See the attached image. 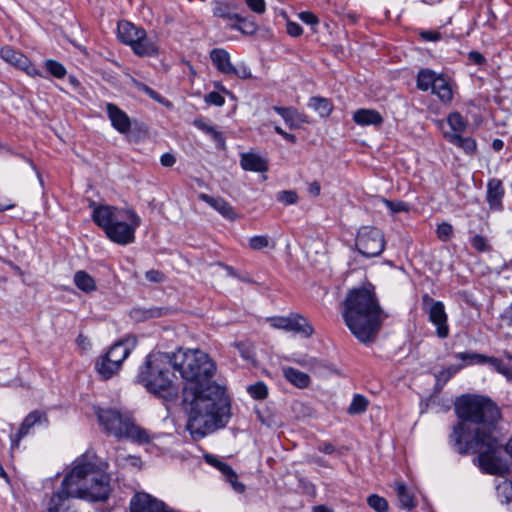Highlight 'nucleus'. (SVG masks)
I'll use <instances>...</instances> for the list:
<instances>
[{"label":"nucleus","mask_w":512,"mask_h":512,"mask_svg":"<svg viewBox=\"0 0 512 512\" xmlns=\"http://www.w3.org/2000/svg\"><path fill=\"white\" fill-rule=\"evenodd\" d=\"M171 366L190 384L184 391L188 405L187 430L198 440L222 428L230 418V400L224 387L212 380L216 365L199 349L170 353Z\"/></svg>","instance_id":"1"},{"label":"nucleus","mask_w":512,"mask_h":512,"mask_svg":"<svg viewBox=\"0 0 512 512\" xmlns=\"http://www.w3.org/2000/svg\"><path fill=\"white\" fill-rule=\"evenodd\" d=\"M461 420L450 435V443L460 454L477 453L480 468L493 475H504L508 464L501 457L496 423L500 419L498 406L490 399L479 395L459 398L455 404Z\"/></svg>","instance_id":"2"},{"label":"nucleus","mask_w":512,"mask_h":512,"mask_svg":"<svg viewBox=\"0 0 512 512\" xmlns=\"http://www.w3.org/2000/svg\"><path fill=\"white\" fill-rule=\"evenodd\" d=\"M109 493V477L83 456L73 462L61 488L51 497L48 512H75L70 510L71 498L103 501Z\"/></svg>","instance_id":"3"},{"label":"nucleus","mask_w":512,"mask_h":512,"mask_svg":"<svg viewBox=\"0 0 512 512\" xmlns=\"http://www.w3.org/2000/svg\"><path fill=\"white\" fill-rule=\"evenodd\" d=\"M342 316L351 333L365 344L374 341L386 318L373 291L365 287L347 294Z\"/></svg>","instance_id":"4"},{"label":"nucleus","mask_w":512,"mask_h":512,"mask_svg":"<svg viewBox=\"0 0 512 512\" xmlns=\"http://www.w3.org/2000/svg\"><path fill=\"white\" fill-rule=\"evenodd\" d=\"M171 366L170 353H150L140 366L137 381L146 390L157 396L166 398L175 394L173 378L169 367Z\"/></svg>","instance_id":"5"},{"label":"nucleus","mask_w":512,"mask_h":512,"mask_svg":"<svg viewBox=\"0 0 512 512\" xmlns=\"http://www.w3.org/2000/svg\"><path fill=\"white\" fill-rule=\"evenodd\" d=\"M97 416L106 433L117 439L125 438L139 444L148 443L152 439L146 429L136 425L129 415L118 410L99 409Z\"/></svg>","instance_id":"6"},{"label":"nucleus","mask_w":512,"mask_h":512,"mask_svg":"<svg viewBox=\"0 0 512 512\" xmlns=\"http://www.w3.org/2000/svg\"><path fill=\"white\" fill-rule=\"evenodd\" d=\"M135 343V339L118 341L96 361L95 368L102 378L109 379L120 370L122 363L131 353Z\"/></svg>","instance_id":"7"},{"label":"nucleus","mask_w":512,"mask_h":512,"mask_svg":"<svg viewBox=\"0 0 512 512\" xmlns=\"http://www.w3.org/2000/svg\"><path fill=\"white\" fill-rule=\"evenodd\" d=\"M355 245L359 253L365 257H376L385 248L383 233L373 226H362L356 235Z\"/></svg>","instance_id":"8"},{"label":"nucleus","mask_w":512,"mask_h":512,"mask_svg":"<svg viewBox=\"0 0 512 512\" xmlns=\"http://www.w3.org/2000/svg\"><path fill=\"white\" fill-rule=\"evenodd\" d=\"M140 223V217L134 211L128 210L125 213V218L115 221L105 233L111 241L127 245L134 241L135 230Z\"/></svg>","instance_id":"9"},{"label":"nucleus","mask_w":512,"mask_h":512,"mask_svg":"<svg viewBox=\"0 0 512 512\" xmlns=\"http://www.w3.org/2000/svg\"><path fill=\"white\" fill-rule=\"evenodd\" d=\"M423 306L427 310L430 322L436 327V334L439 338H446L449 335L447 314L444 304L436 301L428 294L422 297Z\"/></svg>","instance_id":"10"},{"label":"nucleus","mask_w":512,"mask_h":512,"mask_svg":"<svg viewBox=\"0 0 512 512\" xmlns=\"http://www.w3.org/2000/svg\"><path fill=\"white\" fill-rule=\"evenodd\" d=\"M0 57L10 65L25 71L29 76H42L41 72L24 54L11 46L2 47Z\"/></svg>","instance_id":"11"},{"label":"nucleus","mask_w":512,"mask_h":512,"mask_svg":"<svg viewBox=\"0 0 512 512\" xmlns=\"http://www.w3.org/2000/svg\"><path fill=\"white\" fill-rule=\"evenodd\" d=\"M126 212L127 211L118 209L114 206H96L93 210L92 219L96 225L101 227L104 231H107L115 221L124 219Z\"/></svg>","instance_id":"12"},{"label":"nucleus","mask_w":512,"mask_h":512,"mask_svg":"<svg viewBox=\"0 0 512 512\" xmlns=\"http://www.w3.org/2000/svg\"><path fill=\"white\" fill-rule=\"evenodd\" d=\"M457 357L463 361H469L470 363H487L493 367L497 372L504 375L507 380L512 381V366L504 363L502 359L495 357H487L482 354L476 353H459Z\"/></svg>","instance_id":"13"},{"label":"nucleus","mask_w":512,"mask_h":512,"mask_svg":"<svg viewBox=\"0 0 512 512\" xmlns=\"http://www.w3.org/2000/svg\"><path fill=\"white\" fill-rule=\"evenodd\" d=\"M204 459L208 464L221 472L225 480L231 484L235 492L243 493L245 491V485L238 481L237 474L227 463L212 454L204 455Z\"/></svg>","instance_id":"14"},{"label":"nucleus","mask_w":512,"mask_h":512,"mask_svg":"<svg viewBox=\"0 0 512 512\" xmlns=\"http://www.w3.org/2000/svg\"><path fill=\"white\" fill-rule=\"evenodd\" d=\"M106 110L111 121V125L115 130L121 134H127L130 132L131 121L126 112L113 103H107Z\"/></svg>","instance_id":"15"},{"label":"nucleus","mask_w":512,"mask_h":512,"mask_svg":"<svg viewBox=\"0 0 512 512\" xmlns=\"http://www.w3.org/2000/svg\"><path fill=\"white\" fill-rule=\"evenodd\" d=\"M41 423H45V424L48 423L46 413L39 411V410H34V411L30 412L24 418L18 432L15 435V438L13 440L14 445H18L20 440L28 434L29 430L34 425L41 424Z\"/></svg>","instance_id":"16"},{"label":"nucleus","mask_w":512,"mask_h":512,"mask_svg":"<svg viewBox=\"0 0 512 512\" xmlns=\"http://www.w3.org/2000/svg\"><path fill=\"white\" fill-rule=\"evenodd\" d=\"M143 30L129 21H120L117 27V36L122 43L130 46L143 35Z\"/></svg>","instance_id":"17"},{"label":"nucleus","mask_w":512,"mask_h":512,"mask_svg":"<svg viewBox=\"0 0 512 512\" xmlns=\"http://www.w3.org/2000/svg\"><path fill=\"white\" fill-rule=\"evenodd\" d=\"M504 196V188L499 179L493 178L487 184V202L491 208L500 209Z\"/></svg>","instance_id":"18"},{"label":"nucleus","mask_w":512,"mask_h":512,"mask_svg":"<svg viewBox=\"0 0 512 512\" xmlns=\"http://www.w3.org/2000/svg\"><path fill=\"white\" fill-rule=\"evenodd\" d=\"M199 199L210 205L216 211H218L223 217L227 219H233L234 211L232 206L223 198L212 197L205 193L199 194Z\"/></svg>","instance_id":"19"},{"label":"nucleus","mask_w":512,"mask_h":512,"mask_svg":"<svg viewBox=\"0 0 512 512\" xmlns=\"http://www.w3.org/2000/svg\"><path fill=\"white\" fill-rule=\"evenodd\" d=\"M353 120L361 126H379L383 122V117L374 109H358L353 114Z\"/></svg>","instance_id":"20"},{"label":"nucleus","mask_w":512,"mask_h":512,"mask_svg":"<svg viewBox=\"0 0 512 512\" xmlns=\"http://www.w3.org/2000/svg\"><path fill=\"white\" fill-rule=\"evenodd\" d=\"M130 47L133 52L140 57L154 56L158 53L156 44L147 37L145 30H143V35L133 42Z\"/></svg>","instance_id":"21"},{"label":"nucleus","mask_w":512,"mask_h":512,"mask_svg":"<svg viewBox=\"0 0 512 512\" xmlns=\"http://www.w3.org/2000/svg\"><path fill=\"white\" fill-rule=\"evenodd\" d=\"M284 378L293 386L303 389L309 386L310 376L304 372H301L295 368L284 366L282 367Z\"/></svg>","instance_id":"22"},{"label":"nucleus","mask_w":512,"mask_h":512,"mask_svg":"<svg viewBox=\"0 0 512 512\" xmlns=\"http://www.w3.org/2000/svg\"><path fill=\"white\" fill-rule=\"evenodd\" d=\"M288 330L300 334L302 337L308 338L314 333L312 325L306 318L299 314H291L289 316Z\"/></svg>","instance_id":"23"},{"label":"nucleus","mask_w":512,"mask_h":512,"mask_svg":"<svg viewBox=\"0 0 512 512\" xmlns=\"http://www.w3.org/2000/svg\"><path fill=\"white\" fill-rule=\"evenodd\" d=\"M210 58L220 72L228 75L230 74L233 64L231 63L229 53L226 50L215 48L210 52Z\"/></svg>","instance_id":"24"},{"label":"nucleus","mask_w":512,"mask_h":512,"mask_svg":"<svg viewBox=\"0 0 512 512\" xmlns=\"http://www.w3.org/2000/svg\"><path fill=\"white\" fill-rule=\"evenodd\" d=\"M73 282L78 289L87 294L97 289L94 278L84 270L75 272Z\"/></svg>","instance_id":"25"},{"label":"nucleus","mask_w":512,"mask_h":512,"mask_svg":"<svg viewBox=\"0 0 512 512\" xmlns=\"http://www.w3.org/2000/svg\"><path fill=\"white\" fill-rule=\"evenodd\" d=\"M275 110L291 128L299 127L306 122L305 116L292 107H275Z\"/></svg>","instance_id":"26"},{"label":"nucleus","mask_w":512,"mask_h":512,"mask_svg":"<svg viewBox=\"0 0 512 512\" xmlns=\"http://www.w3.org/2000/svg\"><path fill=\"white\" fill-rule=\"evenodd\" d=\"M445 139L461 148L466 154L472 155L476 152V141L471 137H463L462 135L446 134Z\"/></svg>","instance_id":"27"},{"label":"nucleus","mask_w":512,"mask_h":512,"mask_svg":"<svg viewBox=\"0 0 512 512\" xmlns=\"http://www.w3.org/2000/svg\"><path fill=\"white\" fill-rule=\"evenodd\" d=\"M432 93L436 95L443 103H448L452 99V89L448 81L440 75L431 89Z\"/></svg>","instance_id":"28"},{"label":"nucleus","mask_w":512,"mask_h":512,"mask_svg":"<svg viewBox=\"0 0 512 512\" xmlns=\"http://www.w3.org/2000/svg\"><path fill=\"white\" fill-rule=\"evenodd\" d=\"M395 491L401 508L411 510L415 506L414 496L404 483H395Z\"/></svg>","instance_id":"29"},{"label":"nucleus","mask_w":512,"mask_h":512,"mask_svg":"<svg viewBox=\"0 0 512 512\" xmlns=\"http://www.w3.org/2000/svg\"><path fill=\"white\" fill-rule=\"evenodd\" d=\"M447 123L450 127V131H445L443 134L444 136L446 134L453 133L457 135H462V133L465 132L468 125L467 121L458 112H453L449 114V116L447 117Z\"/></svg>","instance_id":"30"},{"label":"nucleus","mask_w":512,"mask_h":512,"mask_svg":"<svg viewBox=\"0 0 512 512\" xmlns=\"http://www.w3.org/2000/svg\"><path fill=\"white\" fill-rule=\"evenodd\" d=\"M308 106L321 117H328L333 110L331 101L324 97H311Z\"/></svg>","instance_id":"31"},{"label":"nucleus","mask_w":512,"mask_h":512,"mask_svg":"<svg viewBox=\"0 0 512 512\" xmlns=\"http://www.w3.org/2000/svg\"><path fill=\"white\" fill-rule=\"evenodd\" d=\"M439 76L440 74L430 69H421L417 75V88L422 91L432 89L435 80H437Z\"/></svg>","instance_id":"32"},{"label":"nucleus","mask_w":512,"mask_h":512,"mask_svg":"<svg viewBox=\"0 0 512 512\" xmlns=\"http://www.w3.org/2000/svg\"><path fill=\"white\" fill-rule=\"evenodd\" d=\"M289 316L288 317H270L264 319V321L261 324L262 331L265 330L266 326L277 328V329H284L288 330L289 325Z\"/></svg>","instance_id":"33"},{"label":"nucleus","mask_w":512,"mask_h":512,"mask_svg":"<svg viewBox=\"0 0 512 512\" xmlns=\"http://www.w3.org/2000/svg\"><path fill=\"white\" fill-rule=\"evenodd\" d=\"M45 67L51 75L58 79L64 78L67 73L65 67L60 62L55 60H47L45 62Z\"/></svg>","instance_id":"34"},{"label":"nucleus","mask_w":512,"mask_h":512,"mask_svg":"<svg viewBox=\"0 0 512 512\" xmlns=\"http://www.w3.org/2000/svg\"><path fill=\"white\" fill-rule=\"evenodd\" d=\"M213 14L216 17L226 18V19H235L238 13L232 11L231 7L227 3L218 2L213 10Z\"/></svg>","instance_id":"35"},{"label":"nucleus","mask_w":512,"mask_h":512,"mask_svg":"<svg viewBox=\"0 0 512 512\" xmlns=\"http://www.w3.org/2000/svg\"><path fill=\"white\" fill-rule=\"evenodd\" d=\"M235 20L237 21L235 27L243 34L252 35L256 32V24L253 21H248L246 18L239 14H237Z\"/></svg>","instance_id":"36"},{"label":"nucleus","mask_w":512,"mask_h":512,"mask_svg":"<svg viewBox=\"0 0 512 512\" xmlns=\"http://www.w3.org/2000/svg\"><path fill=\"white\" fill-rule=\"evenodd\" d=\"M367 405L368 401L364 396L355 395L348 408V412L350 414H360L366 410Z\"/></svg>","instance_id":"37"},{"label":"nucleus","mask_w":512,"mask_h":512,"mask_svg":"<svg viewBox=\"0 0 512 512\" xmlns=\"http://www.w3.org/2000/svg\"><path fill=\"white\" fill-rule=\"evenodd\" d=\"M258 416L260 417L262 424L271 429L278 427L281 423L278 415L270 409H267V411Z\"/></svg>","instance_id":"38"},{"label":"nucleus","mask_w":512,"mask_h":512,"mask_svg":"<svg viewBox=\"0 0 512 512\" xmlns=\"http://www.w3.org/2000/svg\"><path fill=\"white\" fill-rule=\"evenodd\" d=\"M367 502L368 505L376 512L388 511V503L383 497L374 494L368 497Z\"/></svg>","instance_id":"39"},{"label":"nucleus","mask_w":512,"mask_h":512,"mask_svg":"<svg viewBox=\"0 0 512 512\" xmlns=\"http://www.w3.org/2000/svg\"><path fill=\"white\" fill-rule=\"evenodd\" d=\"M470 243L472 247L478 252H488L491 250V246L488 240L482 235L475 234L471 238Z\"/></svg>","instance_id":"40"},{"label":"nucleus","mask_w":512,"mask_h":512,"mask_svg":"<svg viewBox=\"0 0 512 512\" xmlns=\"http://www.w3.org/2000/svg\"><path fill=\"white\" fill-rule=\"evenodd\" d=\"M116 462L122 466H132L135 468H139L141 464L139 457L133 455H123L122 453L116 456Z\"/></svg>","instance_id":"41"},{"label":"nucleus","mask_w":512,"mask_h":512,"mask_svg":"<svg viewBox=\"0 0 512 512\" xmlns=\"http://www.w3.org/2000/svg\"><path fill=\"white\" fill-rule=\"evenodd\" d=\"M240 165L244 170L256 171V154L252 152L242 154Z\"/></svg>","instance_id":"42"},{"label":"nucleus","mask_w":512,"mask_h":512,"mask_svg":"<svg viewBox=\"0 0 512 512\" xmlns=\"http://www.w3.org/2000/svg\"><path fill=\"white\" fill-rule=\"evenodd\" d=\"M382 202L392 213L407 212L409 210V205L403 201H390L383 199Z\"/></svg>","instance_id":"43"},{"label":"nucleus","mask_w":512,"mask_h":512,"mask_svg":"<svg viewBox=\"0 0 512 512\" xmlns=\"http://www.w3.org/2000/svg\"><path fill=\"white\" fill-rule=\"evenodd\" d=\"M229 75H234L241 79H247L252 76L250 68H248L244 63H239L237 65H233L232 71Z\"/></svg>","instance_id":"44"},{"label":"nucleus","mask_w":512,"mask_h":512,"mask_svg":"<svg viewBox=\"0 0 512 512\" xmlns=\"http://www.w3.org/2000/svg\"><path fill=\"white\" fill-rule=\"evenodd\" d=\"M437 236L442 241H447L451 238L453 234V227L451 224L443 222L440 225H438L436 230Z\"/></svg>","instance_id":"45"},{"label":"nucleus","mask_w":512,"mask_h":512,"mask_svg":"<svg viewBox=\"0 0 512 512\" xmlns=\"http://www.w3.org/2000/svg\"><path fill=\"white\" fill-rule=\"evenodd\" d=\"M277 200L285 205H291L297 202L298 196L291 190L281 191L277 195Z\"/></svg>","instance_id":"46"},{"label":"nucleus","mask_w":512,"mask_h":512,"mask_svg":"<svg viewBox=\"0 0 512 512\" xmlns=\"http://www.w3.org/2000/svg\"><path fill=\"white\" fill-rule=\"evenodd\" d=\"M132 84L134 85L135 88H137L140 91H143L150 98H152L156 101H160L161 96L159 95V93H157L155 90L148 87L146 84H144L136 79H132Z\"/></svg>","instance_id":"47"},{"label":"nucleus","mask_w":512,"mask_h":512,"mask_svg":"<svg viewBox=\"0 0 512 512\" xmlns=\"http://www.w3.org/2000/svg\"><path fill=\"white\" fill-rule=\"evenodd\" d=\"M497 490L500 495L505 497L506 501H510L512 499V481L503 480L497 485Z\"/></svg>","instance_id":"48"},{"label":"nucleus","mask_w":512,"mask_h":512,"mask_svg":"<svg viewBox=\"0 0 512 512\" xmlns=\"http://www.w3.org/2000/svg\"><path fill=\"white\" fill-rule=\"evenodd\" d=\"M205 101L208 103V104H212V105H215V106H222L225 102L224 100V97L219 94L218 92H210L209 94L206 95L205 97Z\"/></svg>","instance_id":"49"},{"label":"nucleus","mask_w":512,"mask_h":512,"mask_svg":"<svg viewBox=\"0 0 512 512\" xmlns=\"http://www.w3.org/2000/svg\"><path fill=\"white\" fill-rule=\"evenodd\" d=\"M145 276L148 281L153 283H161L165 279V276L162 272L154 269L147 271Z\"/></svg>","instance_id":"50"},{"label":"nucleus","mask_w":512,"mask_h":512,"mask_svg":"<svg viewBox=\"0 0 512 512\" xmlns=\"http://www.w3.org/2000/svg\"><path fill=\"white\" fill-rule=\"evenodd\" d=\"M286 30L287 33L292 37H298L303 32L302 27L298 23L293 21H287Z\"/></svg>","instance_id":"51"},{"label":"nucleus","mask_w":512,"mask_h":512,"mask_svg":"<svg viewBox=\"0 0 512 512\" xmlns=\"http://www.w3.org/2000/svg\"><path fill=\"white\" fill-rule=\"evenodd\" d=\"M299 18L306 24L314 26L318 23V18L311 12H301Z\"/></svg>","instance_id":"52"},{"label":"nucleus","mask_w":512,"mask_h":512,"mask_svg":"<svg viewBox=\"0 0 512 512\" xmlns=\"http://www.w3.org/2000/svg\"><path fill=\"white\" fill-rule=\"evenodd\" d=\"M269 165L268 160L266 158L258 156V173H262L261 180H267V176L264 174L268 171Z\"/></svg>","instance_id":"53"},{"label":"nucleus","mask_w":512,"mask_h":512,"mask_svg":"<svg viewBox=\"0 0 512 512\" xmlns=\"http://www.w3.org/2000/svg\"><path fill=\"white\" fill-rule=\"evenodd\" d=\"M468 59L470 62H472L473 64H476V65H482L486 61L485 57L477 51H471L468 54Z\"/></svg>","instance_id":"54"},{"label":"nucleus","mask_w":512,"mask_h":512,"mask_svg":"<svg viewBox=\"0 0 512 512\" xmlns=\"http://www.w3.org/2000/svg\"><path fill=\"white\" fill-rule=\"evenodd\" d=\"M275 247V242L267 236H258V249Z\"/></svg>","instance_id":"55"},{"label":"nucleus","mask_w":512,"mask_h":512,"mask_svg":"<svg viewBox=\"0 0 512 512\" xmlns=\"http://www.w3.org/2000/svg\"><path fill=\"white\" fill-rule=\"evenodd\" d=\"M501 320L505 325L512 327V304L501 314Z\"/></svg>","instance_id":"56"},{"label":"nucleus","mask_w":512,"mask_h":512,"mask_svg":"<svg viewBox=\"0 0 512 512\" xmlns=\"http://www.w3.org/2000/svg\"><path fill=\"white\" fill-rule=\"evenodd\" d=\"M76 341H77V345L83 351H86V350L90 349V347H91L90 340L88 339V337L84 336L83 334H79Z\"/></svg>","instance_id":"57"},{"label":"nucleus","mask_w":512,"mask_h":512,"mask_svg":"<svg viewBox=\"0 0 512 512\" xmlns=\"http://www.w3.org/2000/svg\"><path fill=\"white\" fill-rule=\"evenodd\" d=\"M160 162L164 167H171L175 164L176 159L174 155L170 153H165L161 156Z\"/></svg>","instance_id":"58"},{"label":"nucleus","mask_w":512,"mask_h":512,"mask_svg":"<svg viewBox=\"0 0 512 512\" xmlns=\"http://www.w3.org/2000/svg\"><path fill=\"white\" fill-rule=\"evenodd\" d=\"M208 131L212 134L218 146L224 147L225 141L222 133L214 130L213 128H209Z\"/></svg>","instance_id":"59"},{"label":"nucleus","mask_w":512,"mask_h":512,"mask_svg":"<svg viewBox=\"0 0 512 512\" xmlns=\"http://www.w3.org/2000/svg\"><path fill=\"white\" fill-rule=\"evenodd\" d=\"M275 131L280 134L284 139H286L289 142L295 143L296 142V136L290 133L285 132L280 127L276 126Z\"/></svg>","instance_id":"60"},{"label":"nucleus","mask_w":512,"mask_h":512,"mask_svg":"<svg viewBox=\"0 0 512 512\" xmlns=\"http://www.w3.org/2000/svg\"><path fill=\"white\" fill-rule=\"evenodd\" d=\"M308 192L310 195L317 197L320 194V184L317 181H314L309 184Z\"/></svg>","instance_id":"61"},{"label":"nucleus","mask_w":512,"mask_h":512,"mask_svg":"<svg viewBox=\"0 0 512 512\" xmlns=\"http://www.w3.org/2000/svg\"><path fill=\"white\" fill-rule=\"evenodd\" d=\"M268 395V388L263 382L258 381V399H264Z\"/></svg>","instance_id":"62"},{"label":"nucleus","mask_w":512,"mask_h":512,"mask_svg":"<svg viewBox=\"0 0 512 512\" xmlns=\"http://www.w3.org/2000/svg\"><path fill=\"white\" fill-rule=\"evenodd\" d=\"M457 372V369L454 367H449L446 371H442L439 375L440 378H443L444 381H447L450 377H452Z\"/></svg>","instance_id":"63"},{"label":"nucleus","mask_w":512,"mask_h":512,"mask_svg":"<svg viewBox=\"0 0 512 512\" xmlns=\"http://www.w3.org/2000/svg\"><path fill=\"white\" fill-rule=\"evenodd\" d=\"M319 450L325 454H332L334 452V446L330 443L322 444Z\"/></svg>","instance_id":"64"}]
</instances>
